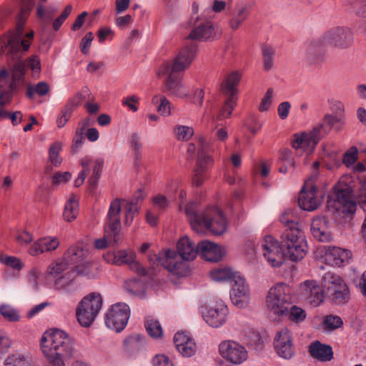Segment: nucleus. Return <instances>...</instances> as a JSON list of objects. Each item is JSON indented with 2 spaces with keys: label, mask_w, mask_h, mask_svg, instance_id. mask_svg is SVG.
Returning <instances> with one entry per match:
<instances>
[{
  "label": "nucleus",
  "mask_w": 366,
  "mask_h": 366,
  "mask_svg": "<svg viewBox=\"0 0 366 366\" xmlns=\"http://www.w3.org/2000/svg\"><path fill=\"white\" fill-rule=\"evenodd\" d=\"M56 11L57 8L56 7L49 6L45 9L42 4H38L37 5L36 15L41 20H50L53 14H54Z\"/></svg>",
  "instance_id": "680f3d73"
},
{
  "label": "nucleus",
  "mask_w": 366,
  "mask_h": 366,
  "mask_svg": "<svg viewBox=\"0 0 366 366\" xmlns=\"http://www.w3.org/2000/svg\"><path fill=\"white\" fill-rule=\"evenodd\" d=\"M102 306V297L99 293L92 292L85 296L76 309L77 320L81 326L89 327L95 320Z\"/></svg>",
  "instance_id": "6e6552de"
},
{
  "label": "nucleus",
  "mask_w": 366,
  "mask_h": 366,
  "mask_svg": "<svg viewBox=\"0 0 366 366\" xmlns=\"http://www.w3.org/2000/svg\"><path fill=\"white\" fill-rule=\"evenodd\" d=\"M61 147V142H56L50 146L49 149V160L55 167L59 166L61 163V159L59 157Z\"/></svg>",
  "instance_id": "3c124183"
},
{
  "label": "nucleus",
  "mask_w": 366,
  "mask_h": 366,
  "mask_svg": "<svg viewBox=\"0 0 366 366\" xmlns=\"http://www.w3.org/2000/svg\"><path fill=\"white\" fill-rule=\"evenodd\" d=\"M129 315L130 309L127 304H114L106 314L105 324L107 327L116 332H121L126 327Z\"/></svg>",
  "instance_id": "2eb2a0df"
},
{
  "label": "nucleus",
  "mask_w": 366,
  "mask_h": 366,
  "mask_svg": "<svg viewBox=\"0 0 366 366\" xmlns=\"http://www.w3.org/2000/svg\"><path fill=\"white\" fill-rule=\"evenodd\" d=\"M177 72H169L165 74H159V68L157 74L159 77L167 75V78L164 81V90L169 95H173L179 98L189 96V92L185 89L182 82V77L176 75Z\"/></svg>",
  "instance_id": "5701e85b"
},
{
  "label": "nucleus",
  "mask_w": 366,
  "mask_h": 366,
  "mask_svg": "<svg viewBox=\"0 0 366 366\" xmlns=\"http://www.w3.org/2000/svg\"><path fill=\"white\" fill-rule=\"evenodd\" d=\"M174 343L178 352L184 357H192L196 352L194 340L184 332H177L174 337Z\"/></svg>",
  "instance_id": "c756f323"
},
{
  "label": "nucleus",
  "mask_w": 366,
  "mask_h": 366,
  "mask_svg": "<svg viewBox=\"0 0 366 366\" xmlns=\"http://www.w3.org/2000/svg\"><path fill=\"white\" fill-rule=\"evenodd\" d=\"M284 317H288L291 321L295 323H300L305 320L306 312L302 308L290 305L287 314H285Z\"/></svg>",
  "instance_id": "49530a36"
},
{
  "label": "nucleus",
  "mask_w": 366,
  "mask_h": 366,
  "mask_svg": "<svg viewBox=\"0 0 366 366\" xmlns=\"http://www.w3.org/2000/svg\"><path fill=\"white\" fill-rule=\"evenodd\" d=\"M334 201L336 209H342L345 214H354L356 202L352 199V189L347 184H339L334 187V194L330 197Z\"/></svg>",
  "instance_id": "dca6fc26"
},
{
  "label": "nucleus",
  "mask_w": 366,
  "mask_h": 366,
  "mask_svg": "<svg viewBox=\"0 0 366 366\" xmlns=\"http://www.w3.org/2000/svg\"><path fill=\"white\" fill-rule=\"evenodd\" d=\"M136 254L132 250H119L114 254V261L117 264H128L130 269L140 276H144L147 272L139 262L135 260Z\"/></svg>",
  "instance_id": "a878e982"
},
{
  "label": "nucleus",
  "mask_w": 366,
  "mask_h": 366,
  "mask_svg": "<svg viewBox=\"0 0 366 366\" xmlns=\"http://www.w3.org/2000/svg\"><path fill=\"white\" fill-rule=\"evenodd\" d=\"M49 92V85L45 81L39 82L34 87L29 86L26 91V95L31 98L33 94L39 96H44Z\"/></svg>",
  "instance_id": "864d4df0"
},
{
  "label": "nucleus",
  "mask_w": 366,
  "mask_h": 366,
  "mask_svg": "<svg viewBox=\"0 0 366 366\" xmlns=\"http://www.w3.org/2000/svg\"><path fill=\"white\" fill-rule=\"evenodd\" d=\"M72 11L71 5H67L64 10L61 12L59 16H58L52 24V26L54 31H58L64 21L68 18Z\"/></svg>",
  "instance_id": "0e129e2a"
},
{
  "label": "nucleus",
  "mask_w": 366,
  "mask_h": 366,
  "mask_svg": "<svg viewBox=\"0 0 366 366\" xmlns=\"http://www.w3.org/2000/svg\"><path fill=\"white\" fill-rule=\"evenodd\" d=\"M211 277L216 282H224L233 280L235 276L238 274L233 272L232 270L227 267L219 268L214 269L210 273Z\"/></svg>",
  "instance_id": "a19ab883"
},
{
  "label": "nucleus",
  "mask_w": 366,
  "mask_h": 366,
  "mask_svg": "<svg viewBox=\"0 0 366 366\" xmlns=\"http://www.w3.org/2000/svg\"><path fill=\"white\" fill-rule=\"evenodd\" d=\"M317 144V141L313 138L310 132L296 133L293 135V139L291 141V145L294 149H302L309 154L313 152Z\"/></svg>",
  "instance_id": "2f4dec72"
},
{
  "label": "nucleus",
  "mask_w": 366,
  "mask_h": 366,
  "mask_svg": "<svg viewBox=\"0 0 366 366\" xmlns=\"http://www.w3.org/2000/svg\"><path fill=\"white\" fill-rule=\"evenodd\" d=\"M40 346L47 360L46 366H65V360L76 353L74 339L59 329L46 332L41 338Z\"/></svg>",
  "instance_id": "f257e3e1"
},
{
  "label": "nucleus",
  "mask_w": 366,
  "mask_h": 366,
  "mask_svg": "<svg viewBox=\"0 0 366 366\" xmlns=\"http://www.w3.org/2000/svg\"><path fill=\"white\" fill-rule=\"evenodd\" d=\"M310 355L320 362H329L333 359V350L330 345L315 341L309 346Z\"/></svg>",
  "instance_id": "72a5a7b5"
},
{
  "label": "nucleus",
  "mask_w": 366,
  "mask_h": 366,
  "mask_svg": "<svg viewBox=\"0 0 366 366\" xmlns=\"http://www.w3.org/2000/svg\"><path fill=\"white\" fill-rule=\"evenodd\" d=\"M282 224L286 227L285 229H293V228H298L297 227V216L295 211L292 209L285 210L280 217Z\"/></svg>",
  "instance_id": "c03bdc74"
},
{
  "label": "nucleus",
  "mask_w": 366,
  "mask_h": 366,
  "mask_svg": "<svg viewBox=\"0 0 366 366\" xmlns=\"http://www.w3.org/2000/svg\"><path fill=\"white\" fill-rule=\"evenodd\" d=\"M139 207H136L132 203H127L124 205V224L129 226L134 220V217L139 213Z\"/></svg>",
  "instance_id": "13d9d810"
},
{
  "label": "nucleus",
  "mask_w": 366,
  "mask_h": 366,
  "mask_svg": "<svg viewBox=\"0 0 366 366\" xmlns=\"http://www.w3.org/2000/svg\"><path fill=\"white\" fill-rule=\"evenodd\" d=\"M89 250L83 244H77L70 247L64 254V259L68 264L76 265L87 260Z\"/></svg>",
  "instance_id": "f704fd0d"
},
{
  "label": "nucleus",
  "mask_w": 366,
  "mask_h": 366,
  "mask_svg": "<svg viewBox=\"0 0 366 366\" xmlns=\"http://www.w3.org/2000/svg\"><path fill=\"white\" fill-rule=\"evenodd\" d=\"M148 334L154 338H158L162 336V328L159 321L155 320H148L145 325Z\"/></svg>",
  "instance_id": "8fccbe9b"
},
{
  "label": "nucleus",
  "mask_w": 366,
  "mask_h": 366,
  "mask_svg": "<svg viewBox=\"0 0 366 366\" xmlns=\"http://www.w3.org/2000/svg\"><path fill=\"white\" fill-rule=\"evenodd\" d=\"M4 366H33L29 357L22 354H12L6 359Z\"/></svg>",
  "instance_id": "37998d69"
},
{
  "label": "nucleus",
  "mask_w": 366,
  "mask_h": 366,
  "mask_svg": "<svg viewBox=\"0 0 366 366\" xmlns=\"http://www.w3.org/2000/svg\"><path fill=\"white\" fill-rule=\"evenodd\" d=\"M25 63L16 61L11 70V81L8 84H0V107L9 105L12 100L14 92L24 80Z\"/></svg>",
  "instance_id": "4468645a"
},
{
  "label": "nucleus",
  "mask_w": 366,
  "mask_h": 366,
  "mask_svg": "<svg viewBox=\"0 0 366 366\" xmlns=\"http://www.w3.org/2000/svg\"><path fill=\"white\" fill-rule=\"evenodd\" d=\"M302 297L312 305L317 307L324 299L322 288L315 281L307 280L300 285Z\"/></svg>",
  "instance_id": "b1692460"
},
{
  "label": "nucleus",
  "mask_w": 366,
  "mask_h": 366,
  "mask_svg": "<svg viewBox=\"0 0 366 366\" xmlns=\"http://www.w3.org/2000/svg\"><path fill=\"white\" fill-rule=\"evenodd\" d=\"M212 150V145L207 139L202 136L199 137L197 148V161L192 177L193 184L197 187L202 184L205 179L206 170L213 164V158L209 154Z\"/></svg>",
  "instance_id": "f8f14e48"
},
{
  "label": "nucleus",
  "mask_w": 366,
  "mask_h": 366,
  "mask_svg": "<svg viewBox=\"0 0 366 366\" xmlns=\"http://www.w3.org/2000/svg\"><path fill=\"white\" fill-rule=\"evenodd\" d=\"M214 28L209 21L198 22L191 31L187 39L197 41H207L212 36Z\"/></svg>",
  "instance_id": "c9c22d12"
},
{
  "label": "nucleus",
  "mask_w": 366,
  "mask_h": 366,
  "mask_svg": "<svg viewBox=\"0 0 366 366\" xmlns=\"http://www.w3.org/2000/svg\"><path fill=\"white\" fill-rule=\"evenodd\" d=\"M298 204L301 209L307 211H313L319 207L320 199L315 185L310 182L304 185L299 194Z\"/></svg>",
  "instance_id": "412c9836"
},
{
  "label": "nucleus",
  "mask_w": 366,
  "mask_h": 366,
  "mask_svg": "<svg viewBox=\"0 0 366 366\" xmlns=\"http://www.w3.org/2000/svg\"><path fill=\"white\" fill-rule=\"evenodd\" d=\"M0 314L9 322H18L20 320L18 310L9 305L4 304L0 306Z\"/></svg>",
  "instance_id": "a18cd8bd"
},
{
  "label": "nucleus",
  "mask_w": 366,
  "mask_h": 366,
  "mask_svg": "<svg viewBox=\"0 0 366 366\" xmlns=\"http://www.w3.org/2000/svg\"><path fill=\"white\" fill-rule=\"evenodd\" d=\"M66 259H58L51 262L45 273V280L48 284H52L55 289H64L69 286L74 279V270L66 271L69 268Z\"/></svg>",
  "instance_id": "1a4fd4ad"
},
{
  "label": "nucleus",
  "mask_w": 366,
  "mask_h": 366,
  "mask_svg": "<svg viewBox=\"0 0 366 366\" xmlns=\"http://www.w3.org/2000/svg\"><path fill=\"white\" fill-rule=\"evenodd\" d=\"M40 240L43 246L44 252L53 251L56 249L59 244V242L56 237H48L41 238Z\"/></svg>",
  "instance_id": "69168bd1"
},
{
  "label": "nucleus",
  "mask_w": 366,
  "mask_h": 366,
  "mask_svg": "<svg viewBox=\"0 0 366 366\" xmlns=\"http://www.w3.org/2000/svg\"><path fill=\"white\" fill-rule=\"evenodd\" d=\"M152 103L154 104L159 103L157 109L161 115L168 117L171 114L172 104L164 96L155 95L152 98Z\"/></svg>",
  "instance_id": "79ce46f5"
},
{
  "label": "nucleus",
  "mask_w": 366,
  "mask_h": 366,
  "mask_svg": "<svg viewBox=\"0 0 366 366\" xmlns=\"http://www.w3.org/2000/svg\"><path fill=\"white\" fill-rule=\"evenodd\" d=\"M269 315L274 320H280L287 314L292 305L290 288L284 284H277L269 289L267 299Z\"/></svg>",
  "instance_id": "0eeeda50"
},
{
  "label": "nucleus",
  "mask_w": 366,
  "mask_h": 366,
  "mask_svg": "<svg viewBox=\"0 0 366 366\" xmlns=\"http://www.w3.org/2000/svg\"><path fill=\"white\" fill-rule=\"evenodd\" d=\"M250 16V7L247 4H237L228 24L232 31L237 30Z\"/></svg>",
  "instance_id": "473e14b6"
},
{
  "label": "nucleus",
  "mask_w": 366,
  "mask_h": 366,
  "mask_svg": "<svg viewBox=\"0 0 366 366\" xmlns=\"http://www.w3.org/2000/svg\"><path fill=\"white\" fill-rule=\"evenodd\" d=\"M199 254L208 262H218L223 256L222 248L210 241L204 240L199 242Z\"/></svg>",
  "instance_id": "c85d7f7f"
},
{
  "label": "nucleus",
  "mask_w": 366,
  "mask_h": 366,
  "mask_svg": "<svg viewBox=\"0 0 366 366\" xmlns=\"http://www.w3.org/2000/svg\"><path fill=\"white\" fill-rule=\"evenodd\" d=\"M228 314L227 305L222 302H217L203 313V317L210 327L218 328L226 322Z\"/></svg>",
  "instance_id": "aec40b11"
},
{
  "label": "nucleus",
  "mask_w": 366,
  "mask_h": 366,
  "mask_svg": "<svg viewBox=\"0 0 366 366\" xmlns=\"http://www.w3.org/2000/svg\"><path fill=\"white\" fill-rule=\"evenodd\" d=\"M325 249V260L332 266L341 267L348 263L351 258V253L347 249L336 247H327Z\"/></svg>",
  "instance_id": "cd10ccee"
},
{
  "label": "nucleus",
  "mask_w": 366,
  "mask_h": 366,
  "mask_svg": "<svg viewBox=\"0 0 366 366\" xmlns=\"http://www.w3.org/2000/svg\"><path fill=\"white\" fill-rule=\"evenodd\" d=\"M120 200L114 199L109 206L104 222V237L95 241V247L102 249L107 247V239L117 244L121 239Z\"/></svg>",
  "instance_id": "423d86ee"
},
{
  "label": "nucleus",
  "mask_w": 366,
  "mask_h": 366,
  "mask_svg": "<svg viewBox=\"0 0 366 366\" xmlns=\"http://www.w3.org/2000/svg\"><path fill=\"white\" fill-rule=\"evenodd\" d=\"M197 46L194 43L184 46L172 61L163 62L159 66V74L179 73L188 69L194 59Z\"/></svg>",
  "instance_id": "9d476101"
},
{
  "label": "nucleus",
  "mask_w": 366,
  "mask_h": 366,
  "mask_svg": "<svg viewBox=\"0 0 366 366\" xmlns=\"http://www.w3.org/2000/svg\"><path fill=\"white\" fill-rule=\"evenodd\" d=\"M227 99L224 102V104L218 115L219 119L227 118L232 114L234 108L236 106L237 97L234 96H227Z\"/></svg>",
  "instance_id": "de8ad7c7"
},
{
  "label": "nucleus",
  "mask_w": 366,
  "mask_h": 366,
  "mask_svg": "<svg viewBox=\"0 0 366 366\" xmlns=\"http://www.w3.org/2000/svg\"><path fill=\"white\" fill-rule=\"evenodd\" d=\"M242 75L239 72L234 71L228 74L224 81L221 84V90L226 96L237 97V89Z\"/></svg>",
  "instance_id": "e433bc0d"
},
{
  "label": "nucleus",
  "mask_w": 366,
  "mask_h": 366,
  "mask_svg": "<svg viewBox=\"0 0 366 366\" xmlns=\"http://www.w3.org/2000/svg\"><path fill=\"white\" fill-rule=\"evenodd\" d=\"M261 250L263 257L272 267H280L285 259L281 242H278L272 236L264 238L261 243Z\"/></svg>",
  "instance_id": "f3484780"
},
{
  "label": "nucleus",
  "mask_w": 366,
  "mask_h": 366,
  "mask_svg": "<svg viewBox=\"0 0 366 366\" xmlns=\"http://www.w3.org/2000/svg\"><path fill=\"white\" fill-rule=\"evenodd\" d=\"M219 350L221 355L234 365H239L247 358V351L237 342L226 340L220 343Z\"/></svg>",
  "instance_id": "a211bd4d"
},
{
  "label": "nucleus",
  "mask_w": 366,
  "mask_h": 366,
  "mask_svg": "<svg viewBox=\"0 0 366 366\" xmlns=\"http://www.w3.org/2000/svg\"><path fill=\"white\" fill-rule=\"evenodd\" d=\"M274 346L278 355L284 359L289 360L295 355L292 335L286 328L277 332L274 338Z\"/></svg>",
  "instance_id": "4be33fe9"
},
{
  "label": "nucleus",
  "mask_w": 366,
  "mask_h": 366,
  "mask_svg": "<svg viewBox=\"0 0 366 366\" xmlns=\"http://www.w3.org/2000/svg\"><path fill=\"white\" fill-rule=\"evenodd\" d=\"M184 212L192 229L197 233L209 230L214 235H221L227 230V219L217 207H207L199 212L197 204L189 202L186 205Z\"/></svg>",
  "instance_id": "f03ea898"
},
{
  "label": "nucleus",
  "mask_w": 366,
  "mask_h": 366,
  "mask_svg": "<svg viewBox=\"0 0 366 366\" xmlns=\"http://www.w3.org/2000/svg\"><path fill=\"white\" fill-rule=\"evenodd\" d=\"M280 239L285 259L297 262L306 255L308 249L307 241L303 232L299 228L285 229Z\"/></svg>",
  "instance_id": "39448f33"
},
{
  "label": "nucleus",
  "mask_w": 366,
  "mask_h": 366,
  "mask_svg": "<svg viewBox=\"0 0 366 366\" xmlns=\"http://www.w3.org/2000/svg\"><path fill=\"white\" fill-rule=\"evenodd\" d=\"M358 152L355 147H350L343 155L342 163L347 167L352 166L357 160Z\"/></svg>",
  "instance_id": "052dcab7"
},
{
  "label": "nucleus",
  "mask_w": 366,
  "mask_h": 366,
  "mask_svg": "<svg viewBox=\"0 0 366 366\" xmlns=\"http://www.w3.org/2000/svg\"><path fill=\"white\" fill-rule=\"evenodd\" d=\"M166 259H167V251L162 254L150 253L149 256V262L152 267L154 268L161 264L169 272V268L166 265Z\"/></svg>",
  "instance_id": "6e6d98bb"
},
{
  "label": "nucleus",
  "mask_w": 366,
  "mask_h": 366,
  "mask_svg": "<svg viewBox=\"0 0 366 366\" xmlns=\"http://www.w3.org/2000/svg\"><path fill=\"white\" fill-rule=\"evenodd\" d=\"M174 134L177 139L187 141L193 136L194 130L190 127L179 125L174 128Z\"/></svg>",
  "instance_id": "5fc2aeb1"
},
{
  "label": "nucleus",
  "mask_w": 366,
  "mask_h": 366,
  "mask_svg": "<svg viewBox=\"0 0 366 366\" xmlns=\"http://www.w3.org/2000/svg\"><path fill=\"white\" fill-rule=\"evenodd\" d=\"M311 232L312 236L320 242H330L332 239L329 228V220L323 216H317L313 218L311 223Z\"/></svg>",
  "instance_id": "393cba45"
},
{
  "label": "nucleus",
  "mask_w": 366,
  "mask_h": 366,
  "mask_svg": "<svg viewBox=\"0 0 366 366\" xmlns=\"http://www.w3.org/2000/svg\"><path fill=\"white\" fill-rule=\"evenodd\" d=\"M323 285L332 301L337 305H344L350 300L348 287L337 274L327 272L323 277Z\"/></svg>",
  "instance_id": "ddd939ff"
},
{
  "label": "nucleus",
  "mask_w": 366,
  "mask_h": 366,
  "mask_svg": "<svg viewBox=\"0 0 366 366\" xmlns=\"http://www.w3.org/2000/svg\"><path fill=\"white\" fill-rule=\"evenodd\" d=\"M41 272L37 268H32L30 269L27 274V280L29 284L33 290H37L39 286V278Z\"/></svg>",
  "instance_id": "e2e57ef3"
},
{
  "label": "nucleus",
  "mask_w": 366,
  "mask_h": 366,
  "mask_svg": "<svg viewBox=\"0 0 366 366\" xmlns=\"http://www.w3.org/2000/svg\"><path fill=\"white\" fill-rule=\"evenodd\" d=\"M125 289L130 293L135 295H141L144 291V285L137 279H132L125 282Z\"/></svg>",
  "instance_id": "4d7b16f0"
},
{
  "label": "nucleus",
  "mask_w": 366,
  "mask_h": 366,
  "mask_svg": "<svg viewBox=\"0 0 366 366\" xmlns=\"http://www.w3.org/2000/svg\"><path fill=\"white\" fill-rule=\"evenodd\" d=\"M177 249V251L167 250L166 265L170 273L186 277L189 274L188 262L194 259L199 254V243L195 245L188 237H184L179 240Z\"/></svg>",
  "instance_id": "7ed1b4c3"
},
{
  "label": "nucleus",
  "mask_w": 366,
  "mask_h": 366,
  "mask_svg": "<svg viewBox=\"0 0 366 366\" xmlns=\"http://www.w3.org/2000/svg\"><path fill=\"white\" fill-rule=\"evenodd\" d=\"M322 42L334 49L349 48L354 39L352 31L347 26H337L326 30L321 36Z\"/></svg>",
  "instance_id": "9b49d317"
},
{
  "label": "nucleus",
  "mask_w": 366,
  "mask_h": 366,
  "mask_svg": "<svg viewBox=\"0 0 366 366\" xmlns=\"http://www.w3.org/2000/svg\"><path fill=\"white\" fill-rule=\"evenodd\" d=\"M344 108L341 104H339L335 115L327 114L324 116L326 124L329 127L330 130L332 129L337 132L340 131L345 124L344 122Z\"/></svg>",
  "instance_id": "4c0bfd02"
},
{
  "label": "nucleus",
  "mask_w": 366,
  "mask_h": 366,
  "mask_svg": "<svg viewBox=\"0 0 366 366\" xmlns=\"http://www.w3.org/2000/svg\"><path fill=\"white\" fill-rule=\"evenodd\" d=\"M79 213V204L74 195H71L66 202L63 213L64 218L67 222H71L76 218Z\"/></svg>",
  "instance_id": "58836bf2"
},
{
  "label": "nucleus",
  "mask_w": 366,
  "mask_h": 366,
  "mask_svg": "<svg viewBox=\"0 0 366 366\" xmlns=\"http://www.w3.org/2000/svg\"><path fill=\"white\" fill-rule=\"evenodd\" d=\"M323 324L326 330L332 331L342 326L343 322L337 315H327L323 320Z\"/></svg>",
  "instance_id": "603ef678"
},
{
  "label": "nucleus",
  "mask_w": 366,
  "mask_h": 366,
  "mask_svg": "<svg viewBox=\"0 0 366 366\" xmlns=\"http://www.w3.org/2000/svg\"><path fill=\"white\" fill-rule=\"evenodd\" d=\"M263 57V67L266 71H269L274 66L276 51L272 46L264 44L261 46Z\"/></svg>",
  "instance_id": "ea45409f"
},
{
  "label": "nucleus",
  "mask_w": 366,
  "mask_h": 366,
  "mask_svg": "<svg viewBox=\"0 0 366 366\" xmlns=\"http://www.w3.org/2000/svg\"><path fill=\"white\" fill-rule=\"evenodd\" d=\"M146 345L147 340L144 335L133 333L123 340V350L128 356H133L140 352Z\"/></svg>",
  "instance_id": "bb28decb"
},
{
  "label": "nucleus",
  "mask_w": 366,
  "mask_h": 366,
  "mask_svg": "<svg viewBox=\"0 0 366 366\" xmlns=\"http://www.w3.org/2000/svg\"><path fill=\"white\" fill-rule=\"evenodd\" d=\"M326 46L321 41V37L309 42L305 50V59L312 64H318L325 57L324 47Z\"/></svg>",
  "instance_id": "7c9ffc66"
},
{
  "label": "nucleus",
  "mask_w": 366,
  "mask_h": 366,
  "mask_svg": "<svg viewBox=\"0 0 366 366\" xmlns=\"http://www.w3.org/2000/svg\"><path fill=\"white\" fill-rule=\"evenodd\" d=\"M330 132V130L329 127L326 124V122L324 118H322V121L310 131L313 138H315L317 142H319L322 138L327 135Z\"/></svg>",
  "instance_id": "09e8293b"
},
{
  "label": "nucleus",
  "mask_w": 366,
  "mask_h": 366,
  "mask_svg": "<svg viewBox=\"0 0 366 366\" xmlns=\"http://www.w3.org/2000/svg\"><path fill=\"white\" fill-rule=\"evenodd\" d=\"M350 4L356 16L366 18V0H350Z\"/></svg>",
  "instance_id": "bf43d9fd"
},
{
  "label": "nucleus",
  "mask_w": 366,
  "mask_h": 366,
  "mask_svg": "<svg viewBox=\"0 0 366 366\" xmlns=\"http://www.w3.org/2000/svg\"><path fill=\"white\" fill-rule=\"evenodd\" d=\"M152 364L154 366H174L170 359L164 355H157L153 357Z\"/></svg>",
  "instance_id": "774afa93"
},
{
  "label": "nucleus",
  "mask_w": 366,
  "mask_h": 366,
  "mask_svg": "<svg viewBox=\"0 0 366 366\" xmlns=\"http://www.w3.org/2000/svg\"><path fill=\"white\" fill-rule=\"evenodd\" d=\"M234 284L230 292V297L232 303L239 308L246 307L249 302L250 292L245 279L237 275L232 280Z\"/></svg>",
  "instance_id": "6ab92c4d"
},
{
  "label": "nucleus",
  "mask_w": 366,
  "mask_h": 366,
  "mask_svg": "<svg viewBox=\"0 0 366 366\" xmlns=\"http://www.w3.org/2000/svg\"><path fill=\"white\" fill-rule=\"evenodd\" d=\"M357 197L359 204L365 209V206H366V179L360 180Z\"/></svg>",
  "instance_id": "338daca9"
},
{
  "label": "nucleus",
  "mask_w": 366,
  "mask_h": 366,
  "mask_svg": "<svg viewBox=\"0 0 366 366\" xmlns=\"http://www.w3.org/2000/svg\"><path fill=\"white\" fill-rule=\"evenodd\" d=\"M21 1V16H20L16 23L15 30L9 33L8 36L4 40V46L9 48L12 53H16L21 49L24 51H28L34 36V32L32 30L24 34L25 16H28L34 4V0H24Z\"/></svg>",
  "instance_id": "20e7f679"
}]
</instances>
